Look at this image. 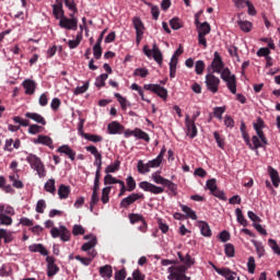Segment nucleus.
I'll use <instances>...</instances> for the list:
<instances>
[{
	"instance_id": "obj_42",
	"label": "nucleus",
	"mask_w": 280,
	"mask_h": 280,
	"mask_svg": "<svg viewBox=\"0 0 280 280\" xmlns=\"http://www.w3.org/2000/svg\"><path fill=\"white\" fill-rule=\"evenodd\" d=\"M136 138L137 139H142V141H145L147 143H150V135L148 132L137 128L136 131Z\"/></svg>"
},
{
	"instance_id": "obj_22",
	"label": "nucleus",
	"mask_w": 280,
	"mask_h": 280,
	"mask_svg": "<svg viewBox=\"0 0 280 280\" xmlns=\"http://www.w3.org/2000/svg\"><path fill=\"white\" fill-rule=\"evenodd\" d=\"M98 272L103 279H110L113 277V266L110 265L102 266L100 267Z\"/></svg>"
},
{
	"instance_id": "obj_56",
	"label": "nucleus",
	"mask_w": 280,
	"mask_h": 280,
	"mask_svg": "<svg viewBox=\"0 0 280 280\" xmlns=\"http://www.w3.org/2000/svg\"><path fill=\"white\" fill-rule=\"evenodd\" d=\"M89 91V81H86L82 86H77L74 90V95H82Z\"/></svg>"
},
{
	"instance_id": "obj_36",
	"label": "nucleus",
	"mask_w": 280,
	"mask_h": 280,
	"mask_svg": "<svg viewBox=\"0 0 280 280\" xmlns=\"http://www.w3.org/2000/svg\"><path fill=\"white\" fill-rule=\"evenodd\" d=\"M45 191L48 194H56V179L50 178L44 186Z\"/></svg>"
},
{
	"instance_id": "obj_16",
	"label": "nucleus",
	"mask_w": 280,
	"mask_h": 280,
	"mask_svg": "<svg viewBox=\"0 0 280 280\" xmlns=\"http://www.w3.org/2000/svg\"><path fill=\"white\" fill-rule=\"evenodd\" d=\"M23 89H25L26 95H34L36 93V82L31 79H26L22 83Z\"/></svg>"
},
{
	"instance_id": "obj_35",
	"label": "nucleus",
	"mask_w": 280,
	"mask_h": 280,
	"mask_svg": "<svg viewBox=\"0 0 280 280\" xmlns=\"http://www.w3.org/2000/svg\"><path fill=\"white\" fill-rule=\"evenodd\" d=\"M235 213H236V220L238 224H242V226H248V221L246 220V218H244V213L242 212V209L236 208Z\"/></svg>"
},
{
	"instance_id": "obj_3",
	"label": "nucleus",
	"mask_w": 280,
	"mask_h": 280,
	"mask_svg": "<svg viewBox=\"0 0 280 280\" xmlns=\"http://www.w3.org/2000/svg\"><path fill=\"white\" fill-rule=\"evenodd\" d=\"M50 235L56 240V237H60L61 242H69L71 240V232L67 226L60 225V228H52L50 230Z\"/></svg>"
},
{
	"instance_id": "obj_15",
	"label": "nucleus",
	"mask_w": 280,
	"mask_h": 280,
	"mask_svg": "<svg viewBox=\"0 0 280 280\" xmlns=\"http://www.w3.org/2000/svg\"><path fill=\"white\" fill-rule=\"evenodd\" d=\"M24 117H26V119H32V121H35V124H39L40 126H47V120L38 113L27 112L24 114Z\"/></svg>"
},
{
	"instance_id": "obj_2",
	"label": "nucleus",
	"mask_w": 280,
	"mask_h": 280,
	"mask_svg": "<svg viewBox=\"0 0 280 280\" xmlns=\"http://www.w3.org/2000/svg\"><path fill=\"white\" fill-rule=\"evenodd\" d=\"M26 161L27 163H30L32 170H35V172H37V176L39 178H45V176H47V168H45L43 160H40V158H38L36 154H28L26 156Z\"/></svg>"
},
{
	"instance_id": "obj_38",
	"label": "nucleus",
	"mask_w": 280,
	"mask_h": 280,
	"mask_svg": "<svg viewBox=\"0 0 280 280\" xmlns=\"http://www.w3.org/2000/svg\"><path fill=\"white\" fill-rule=\"evenodd\" d=\"M131 90L132 91H137L142 100V102H147L148 104H150V100L145 98V95L143 94V89H141V86H139V84L137 83H132L131 84Z\"/></svg>"
},
{
	"instance_id": "obj_54",
	"label": "nucleus",
	"mask_w": 280,
	"mask_h": 280,
	"mask_svg": "<svg viewBox=\"0 0 280 280\" xmlns=\"http://www.w3.org/2000/svg\"><path fill=\"white\" fill-rule=\"evenodd\" d=\"M100 202V192L93 191L92 197H91V202H90V209L93 211V208L95 205Z\"/></svg>"
},
{
	"instance_id": "obj_47",
	"label": "nucleus",
	"mask_w": 280,
	"mask_h": 280,
	"mask_svg": "<svg viewBox=\"0 0 280 280\" xmlns=\"http://www.w3.org/2000/svg\"><path fill=\"white\" fill-rule=\"evenodd\" d=\"M43 129L44 128L40 125H36V124L30 125L28 135H39V132H43Z\"/></svg>"
},
{
	"instance_id": "obj_24",
	"label": "nucleus",
	"mask_w": 280,
	"mask_h": 280,
	"mask_svg": "<svg viewBox=\"0 0 280 280\" xmlns=\"http://www.w3.org/2000/svg\"><path fill=\"white\" fill-rule=\"evenodd\" d=\"M152 56L158 65H163V54L161 52V49H159V46H156V44H153Z\"/></svg>"
},
{
	"instance_id": "obj_59",
	"label": "nucleus",
	"mask_w": 280,
	"mask_h": 280,
	"mask_svg": "<svg viewBox=\"0 0 280 280\" xmlns=\"http://www.w3.org/2000/svg\"><path fill=\"white\" fill-rule=\"evenodd\" d=\"M84 233H86V231L84 230V228L82 225L75 224L72 228V234L77 237L78 235H84Z\"/></svg>"
},
{
	"instance_id": "obj_13",
	"label": "nucleus",
	"mask_w": 280,
	"mask_h": 280,
	"mask_svg": "<svg viewBox=\"0 0 280 280\" xmlns=\"http://www.w3.org/2000/svg\"><path fill=\"white\" fill-rule=\"evenodd\" d=\"M185 124L187 128V136L190 137V139L198 137V128L196 127V122L189 118V115H186Z\"/></svg>"
},
{
	"instance_id": "obj_25",
	"label": "nucleus",
	"mask_w": 280,
	"mask_h": 280,
	"mask_svg": "<svg viewBox=\"0 0 280 280\" xmlns=\"http://www.w3.org/2000/svg\"><path fill=\"white\" fill-rule=\"evenodd\" d=\"M52 14L55 19H62L65 16V10L62 9V2L52 4Z\"/></svg>"
},
{
	"instance_id": "obj_27",
	"label": "nucleus",
	"mask_w": 280,
	"mask_h": 280,
	"mask_svg": "<svg viewBox=\"0 0 280 280\" xmlns=\"http://www.w3.org/2000/svg\"><path fill=\"white\" fill-rule=\"evenodd\" d=\"M199 229H200V233H201V235H203V237H211V228L209 226V223H207L205 221H200Z\"/></svg>"
},
{
	"instance_id": "obj_20",
	"label": "nucleus",
	"mask_w": 280,
	"mask_h": 280,
	"mask_svg": "<svg viewBox=\"0 0 280 280\" xmlns=\"http://www.w3.org/2000/svg\"><path fill=\"white\" fill-rule=\"evenodd\" d=\"M28 250L31 253H39L40 255H43L44 257H47V255H49V250H47V248H45V246L43 244H33L28 246Z\"/></svg>"
},
{
	"instance_id": "obj_33",
	"label": "nucleus",
	"mask_w": 280,
	"mask_h": 280,
	"mask_svg": "<svg viewBox=\"0 0 280 280\" xmlns=\"http://www.w3.org/2000/svg\"><path fill=\"white\" fill-rule=\"evenodd\" d=\"M237 25L242 30V32H245V33H248L250 32V30H253V23H250L249 21L238 20Z\"/></svg>"
},
{
	"instance_id": "obj_52",
	"label": "nucleus",
	"mask_w": 280,
	"mask_h": 280,
	"mask_svg": "<svg viewBox=\"0 0 280 280\" xmlns=\"http://www.w3.org/2000/svg\"><path fill=\"white\" fill-rule=\"evenodd\" d=\"M205 61L202 60H198L196 61V65H195V71L197 73V75H202L203 71H205Z\"/></svg>"
},
{
	"instance_id": "obj_30",
	"label": "nucleus",
	"mask_w": 280,
	"mask_h": 280,
	"mask_svg": "<svg viewBox=\"0 0 280 280\" xmlns=\"http://www.w3.org/2000/svg\"><path fill=\"white\" fill-rule=\"evenodd\" d=\"M120 165L121 162L119 160H116L113 164L108 165L105 168V174H115V172H119Z\"/></svg>"
},
{
	"instance_id": "obj_12",
	"label": "nucleus",
	"mask_w": 280,
	"mask_h": 280,
	"mask_svg": "<svg viewBox=\"0 0 280 280\" xmlns=\"http://www.w3.org/2000/svg\"><path fill=\"white\" fill-rule=\"evenodd\" d=\"M212 268L213 270H215V272H218V275H221V277H224V279L226 280H235V277H237V272L226 267L218 268L215 265L212 264Z\"/></svg>"
},
{
	"instance_id": "obj_60",
	"label": "nucleus",
	"mask_w": 280,
	"mask_h": 280,
	"mask_svg": "<svg viewBox=\"0 0 280 280\" xmlns=\"http://www.w3.org/2000/svg\"><path fill=\"white\" fill-rule=\"evenodd\" d=\"M93 54L96 60H100V58H102V44H95L93 46Z\"/></svg>"
},
{
	"instance_id": "obj_28",
	"label": "nucleus",
	"mask_w": 280,
	"mask_h": 280,
	"mask_svg": "<svg viewBox=\"0 0 280 280\" xmlns=\"http://www.w3.org/2000/svg\"><path fill=\"white\" fill-rule=\"evenodd\" d=\"M95 246H97V237L93 236L89 242L82 245L81 250L88 253L89 250H92V248H95Z\"/></svg>"
},
{
	"instance_id": "obj_17",
	"label": "nucleus",
	"mask_w": 280,
	"mask_h": 280,
	"mask_svg": "<svg viewBox=\"0 0 280 280\" xmlns=\"http://www.w3.org/2000/svg\"><path fill=\"white\" fill-rule=\"evenodd\" d=\"M57 152H59V154H66V156H68L70 161H75V151H73V149H71V147H69L68 144L59 147L57 149Z\"/></svg>"
},
{
	"instance_id": "obj_39",
	"label": "nucleus",
	"mask_w": 280,
	"mask_h": 280,
	"mask_svg": "<svg viewBox=\"0 0 280 280\" xmlns=\"http://www.w3.org/2000/svg\"><path fill=\"white\" fill-rule=\"evenodd\" d=\"M12 222L13 221L10 215L0 212V224L2 226H11Z\"/></svg>"
},
{
	"instance_id": "obj_53",
	"label": "nucleus",
	"mask_w": 280,
	"mask_h": 280,
	"mask_svg": "<svg viewBox=\"0 0 280 280\" xmlns=\"http://www.w3.org/2000/svg\"><path fill=\"white\" fill-rule=\"evenodd\" d=\"M225 255L226 257H235V246H233V244L228 243L225 244Z\"/></svg>"
},
{
	"instance_id": "obj_41",
	"label": "nucleus",
	"mask_w": 280,
	"mask_h": 280,
	"mask_svg": "<svg viewBox=\"0 0 280 280\" xmlns=\"http://www.w3.org/2000/svg\"><path fill=\"white\" fill-rule=\"evenodd\" d=\"M84 139H86L88 141H92V143H100L102 141H104V138H102V136H97V135H93V133H88V135H83Z\"/></svg>"
},
{
	"instance_id": "obj_49",
	"label": "nucleus",
	"mask_w": 280,
	"mask_h": 280,
	"mask_svg": "<svg viewBox=\"0 0 280 280\" xmlns=\"http://www.w3.org/2000/svg\"><path fill=\"white\" fill-rule=\"evenodd\" d=\"M133 75H139L140 78H148V75H150V71L148 70V68H137L133 71Z\"/></svg>"
},
{
	"instance_id": "obj_46",
	"label": "nucleus",
	"mask_w": 280,
	"mask_h": 280,
	"mask_svg": "<svg viewBox=\"0 0 280 280\" xmlns=\"http://www.w3.org/2000/svg\"><path fill=\"white\" fill-rule=\"evenodd\" d=\"M0 213H4V215H14L15 211L12 206L0 205Z\"/></svg>"
},
{
	"instance_id": "obj_29",
	"label": "nucleus",
	"mask_w": 280,
	"mask_h": 280,
	"mask_svg": "<svg viewBox=\"0 0 280 280\" xmlns=\"http://www.w3.org/2000/svg\"><path fill=\"white\" fill-rule=\"evenodd\" d=\"M180 209L184 213H186L187 218H190V220H198V215L196 214V211H194L188 206L180 205Z\"/></svg>"
},
{
	"instance_id": "obj_14",
	"label": "nucleus",
	"mask_w": 280,
	"mask_h": 280,
	"mask_svg": "<svg viewBox=\"0 0 280 280\" xmlns=\"http://www.w3.org/2000/svg\"><path fill=\"white\" fill-rule=\"evenodd\" d=\"M266 145L267 144L261 142V138H259V136H253L252 141L249 140V144H247L249 150H253L256 154H259V148H266Z\"/></svg>"
},
{
	"instance_id": "obj_31",
	"label": "nucleus",
	"mask_w": 280,
	"mask_h": 280,
	"mask_svg": "<svg viewBox=\"0 0 280 280\" xmlns=\"http://www.w3.org/2000/svg\"><path fill=\"white\" fill-rule=\"evenodd\" d=\"M110 189H113V187L107 186L105 188L102 189V197L101 200L103 202V205H108V201L110 200Z\"/></svg>"
},
{
	"instance_id": "obj_7",
	"label": "nucleus",
	"mask_w": 280,
	"mask_h": 280,
	"mask_svg": "<svg viewBox=\"0 0 280 280\" xmlns=\"http://www.w3.org/2000/svg\"><path fill=\"white\" fill-rule=\"evenodd\" d=\"M200 12L195 14V25L198 30V36H207L211 33V25L209 22L200 23Z\"/></svg>"
},
{
	"instance_id": "obj_37",
	"label": "nucleus",
	"mask_w": 280,
	"mask_h": 280,
	"mask_svg": "<svg viewBox=\"0 0 280 280\" xmlns=\"http://www.w3.org/2000/svg\"><path fill=\"white\" fill-rule=\"evenodd\" d=\"M254 130L256 131V137H259L261 143L265 145H268V138H266V133H264V129L259 127H254Z\"/></svg>"
},
{
	"instance_id": "obj_19",
	"label": "nucleus",
	"mask_w": 280,
	"mask_h": 280,
	"mask_svg": "<svg viewBox=\"0 0 280 280\" xmlns=\"http://www.w3.org/2000/svg\"><path fill=\"white\" fill-rule=\"evenodd\" d=\"M133 27L136 30V34L138 36H143V32L145 31V26L143 25V21H141V18L135 16L132 20Z\"/></svg>"
},
{
	"instance_id": "obj_10",
	"label": "nucleus",
	"mask_w": 280,
	"mask_h": 280,
	"mask_svg": "<svg viewBox=\"0 0 280 280\" xmlns=\"http://www.w3.org/2000/svg\"><path fill=\"white\" fill-rule=\"evenodd\" d=\"M59 27L62 30H72L75 32L78 30V19H69L63 15V18H61L59 21Z\"/></svg>"
},
{
	"instance_id": "obj_4",
	"label": "nucleus",
	"mask_w": 280,
	"mask_h": 280,
	"mask_svg": "<svg viewBox=\"0 0 280 280\" xmlns=\"http://www.w3.org/2000/svg\"><path fill=\"white\" fill-rule=\"evenodd\" d=\"M206 86L210 93H218L220 91V78L213 73H208L206 75Z\"/></svg>"
},
{
	"instance_id": "obj_26",
	"label": "nucleus",
	"mask_w": 280,
	"mask_h": 280,
	"mask_svg": "<svg viewBox=\"0 0 280 280\" xmlns=\"http://www.w3.org/2000/svg\"><path fill=\"white\" fill-rule=\"evenodd\" d=\"M34 143H40L42 145H47L48 148H54V140L48 136H38Z\"/></svg>"
},
{
	"instance_id": "obj_63",
	"label": "nucleus",
	"mask_w": 280,
	"mask_h": 280,
	"mask_svg": "<svg viewBox=\"0 0 280 280\" xmlns=\"http://www.w3.org/2000/svg\"><path fill=\"white\" fill-rule=\"evenodd\" d=\"M213 137L218 143V145L221 148V150H224V139L222 137H220V133H218V131L213 132Z\"/></svg>"
},
{
	"instance_id": "obj_8",
	"label": "nucleus",
	"mask_w": 280,
	"mask_h": 280,
	"mask_svg": "<svg viewBox=\"0 0 280 280\" xmlns=\"http://www.w3.org/2000/svg\"><path fill=\"white\" fill-rule=\"evenodd\" d=\"M46 264H47V276L48 277H56L58 272H60V267L56 265V258L54 256H47L46 257Z\"/></svg>"
},
{
	"instance_id": "obj_1",
	"label": "nucleus",
	"mask_w": 280,
	"mask_h": 280,
	"mask_svg": "<svg viewBox=\"0 0 280 280\" xmlns=\"http://www.w3.org/2000/svg\"><path fill=\"white\" fill-rule=\"evenodd\" d=\"M211 68L213 73H220L221 80L226 82V86L229 91L235 95L237 93V78L235 74L231 73L229 68H224V61H222V56L220 52L215 51L213 55V59L211 61Z\"/></svg>"
},
{
	"instance_id": "obj_57",
	"label": "nucleus",
	"mask_w": 280,
	"mask_h": 280,
	"mask_svg": "<svg viewBox=\"0 0 280 280\" xmlns=\"http://www.w3.org/2000/svg\"><path fill=\"white\" fill-rule=\"evenodd\" d=\"M226 113V107H214L213 108V116L217 117V119L222 120V115Z\"/></svg>"
},
{
	"instance_id": "obj_45",
	"label": "nucleus",
	"mask_w": 280,
	"mask_h": 280,
	"mask_svg": "<svg viewBox=\"0 0 280 280\" xmlns=\"http://www.w3.org/2000/svg\"><path fill=\"white\" fill-rule=\"evenodd\" d=\"M170 276L167 277L168 280H183L185 273H178V271H174V269L168 268Z\"/></svg>"
},
{
	"instance_id": "obj_32",
	"label": "nucleus",
	"mask_w": 280,
	"mask_h": 280,
	"mask_svg": "<svg viewBox=\"0 0 280 280\" xmlns=\"http://www.w3.org/2000/svg\"><path fill=\"white\" fill-rule=\"evenodd\" d=\"M137 170H138L139 174H148V173H150V163L148 162L145 164V163H143L142 160H140V161H138Z\"/></svg>"
},
{
	"instance_id": "obj_48",
	"label": "nucleus",
	"mask_w": 280,
	"mask_h": 280,
	"mask_svg": "<svg viewBox=\"0 0 280 280\" xmlns=\"http://www.w3.org/2000/svg\"><path fill=\"white\" fill-rule=\"evenodd\" d=\"M152 178H153V182L156 184V185H163L165 187L166 183L168 179H166L165 177L159 175L158 173H154L152 175Z\"/></svg>"
},
{
	"instance_id": "obj_51",
	"label": "nucleus",
	"mask_w": 280,
	"mask_h": 280,
	"mask_svg": "<svg viewBox=\"0 0 280 280\" xmlns=\"http://www.w3.org/2000/svg\"><path fill=\"white\" fill-rule=\"evenodd\" d=\"M143 215L137 213L129 214V222L130 224H137V222H143Z\"/></svg>"
},
{
	"instance_id": "obj_11",
	"label": "nucleus",
	"mask_w": 280,
	"mask_h": 280,
	"mask_svg": "<svg viewBox=\"0 0 280 280\" xmlns=\"http://www.w3.org/2000/svg\"><path fill=\"white\" fill-rule=\"evenodd\" d=\"M183 48H178L171 58L170 61V78H176V67L178 65V56H182Z\"/></svg>"
},
{
	"instance_id": "obj_34",
	"label": "nucleus",
	"mask_w": 280,
	"mask_h": 280,
	"mask_svg": "<svg viewBox=\"0 0 280 280\" xmlns=\"http://www.w3.org/2000/svg\"><path fill=\"white\" fill-rule=\"evenodd\" d=\"M108 80V74L103 73L96 78L95 86L97 89H102L103 86H106V81Z\"/></svg>"
},
{
	"instance_id": "obj_58",
	"label": "nucleus",
	"mask_w": 280,
	"mask_h": 280,
	"mask_svg": "<svg viewBox=\"0 0 280 280\" xmlns=\"http://www.w3.org/2000/svg\"><path fill=\"white\" fill-rule=\"evenodd\" d=\"M45 209H47V203L45 202V200L44 199L38 200L35 211L37 213H45Z\"/></svg>"
},
{
	"instance_id": "obj_21",
	"label": "nucleus",
	"mask_w": 280,
	"mask_h": 280,
	"mask_svg": "<svg viewBox=\"0 0 280 280\" xmlns=\"http://www.w3.org/2000/svg\"><path fill=\"white\" fill-rule=\"evenodd\" d=\"M124 127L118 121H112L107 126V130L109 135H119L121 132Z\"/></svg>"
},
{
	"instance_id": "obj_23",
	"label": "nucleus",
	"mask_w": 280,
	"mask_h": 280,
	"mask_svg": "<svg viewBox=\"0 0 280 280\" xmlns=\"http://www.w3.org/2000/svg\"><path fill=\"white\" fill-rule=\"evenodd\" d=\"M69 194H71V187L61 184L58 189V196L60 200H67V198H69Z\"/></svg>"
},
{
	"instance_id": "obj_61",
	"label": "nucleus",
	"mask_w": 280,
	"mask_h": 280,
	"mask_svg": "<svg viewBox=\"0 0 280 280\" xmlns=\"http://www.w3.org/2000/svg\"><path fill=\"white\" fill-rule=\"evenodd\" d=\"M13 121L14 124H20V126H23L24 128H27V126L30 127V121L27 119H23L21 118V116H15L13 117Z\"/></svg>"
},
{
	"instance_id": "obj_50",
	"label": "nucleus",
	"mask_w": 280,
	"mask_h": 280,
	"mask_svg": "<svg viewBox=\"0 0 280 280\" xmlns=\"http://www.w3.org/2000/svg\"><path fill=\"white\" fill-rule=\"evenodd\" d=\"M114 95L117 98L118 103L120 104L121 109L126 110V108H128V101L124 96H121V94L119 93H115Z\"/></svg>"
},
{
	"instance_id": "obj_18",
	"label": "nucleus",
	"mask_w": 280,
	"mask_h": 280,
	"mask_svg": "<svg viewBox=\"0 0 280 280\" xmlns=\"http://www.w3.org/2000/svg\"><path fill=\"white\" fill-rule=\"evenodd\" d=\"M267 172H268V175L271 179L273 187H279V184H280L279 172L272 166H268Z\"/></svg>"
},
{
	"instance_id": "obj_5",
	"label": "nucleus",
	"mask_w": 280,
	"mask_h": 280,
	"mask_svg": "<svg viewBox=\"0 0 280 280\" xmlns=\"http://www.w3.org/2000/svg\"><path fill=\"white\" fill-rule=\"evenodd\" d=\"M144 91H151V93H154L158 95V97H161L165 102L167 100V89L159 85V84H144L143 85Z\"/></svg>"
},
{
	"instance_id": "obj_64",
	"label": "nucleus",
	"mask_w": 280,
	"mask_h": 280,
	"mask_svg": "<svg viewBox=\"0 0 280 280\" xmlns=\"http://www.w3.org/2000/svg\"><path fill=\"white\" fill-rule=\"evenodd\" d=\"M127 273L126 268H122L115 272V280H126Z\"/></svg>"
},
{
	"instance_id": "obj_6",
	"label": "nucleus",
	"mask_w": 280,
	"mask_h": 280,
	"mask_svg": "<svg viewBox=\"0 0 280 280\" xmlns=\"http://www.w3.org/2000/svg\"><path fill=\"white\" fill-rule=\"evenodd\" d=\"M145 196L141 192H132L131 195H129L128 197L124 198L120 201V209H128V207H130V205H135V202H137V200H144Z\"/></svg>"
},
{
	"instance_id": "obj_40",
	"label": "nucleus",
	"mask_w": 280,
	"mask_h": 280,
	"mask_svg": "<svg viewBox=\"0 0 280 280\" xmlns=\"http://www.w3.org/2000/svg\"><path fill=\"white\" fill-rule=\"evenodd\" d=\"M126 183H127V191H135V189H137V182L135 180V177L129 175L126 178Z\"/></svg>"
},
{
	"instance_id": "obj_55",
	"label": "nucleus",
	"mask_w": 280,
	"mask_h": 280,
	"mask_svg": "<svg viewBox=\"0 0 280 280\" xmlns=\"http://www.w3.org/2000/svg\"><path fill=\"white\" fill-rule=\"evenodd\" d=\"M247 268L249 275H255V268H257V265L255 264V257H249L247 262Z\"/></svg>"
},
{
	"instance_id": "obj_9",
	"label": "nucleus",
	"mask_w": 280,
	"mask_h": 280,
	"mask_svg": "<svg viewBox=\"0 0 280 280\" xmlns=\"http://www.w3.org/2000/svg\"><path fill=\"white\" fill-rule=\"evenodd\" d=\"M140 189H143V191H150V194L159 195L163 194L165 191V188L161 186H156L149 182H141L139 184Z\"/></svg>"
},
{
	"instance_id": "obj_43",
	"label": "nucleus",
	"mask_w": 280,
	"mask_h": 280,
	"mask_svg": "<svg viewBox=\"0 0 280 280\" xmlns=\"http://www.w3.org/2000/svg\"><path fill=\"white\" fill-rule=\"evenodd\" d=\"M170 25L172 27V30H180L183 27V20L179 19V18H173L171 21H170Z\"/></svg>"
},
{
	"instance_id": "obj_62",
	"label": "nucleus",
	"mask_w": 280,
	"mask_h": 280,
	"mask_svg": "<svg viewBox=\"0 0 280 280\" xmlns=\"http://www.w3.org/2000/svg\"><path fill=\"white\" fill-rule=\"evenodd\" d=\"M256 55L258 58H268L270 56V48L262 47L256 52Z\"/></svg>"
},
{
	"instance_id": "obj_44",
	"label": "nucleus",
	"mask_w": 280,
	"mask_h": 280,
	"mask_svg": "<svg viewBox=\"0 0 280 280\" xmlns=\"http://www.w3.org/2000/svg\"><path fill=\"white\" fill-rule=\"evenodd\" d=\"M149 8H151V14L154 21H159V16L161 14V11L159 10V7L153 5L151 2H147Z\"/></svg>"
}]
</instances>
